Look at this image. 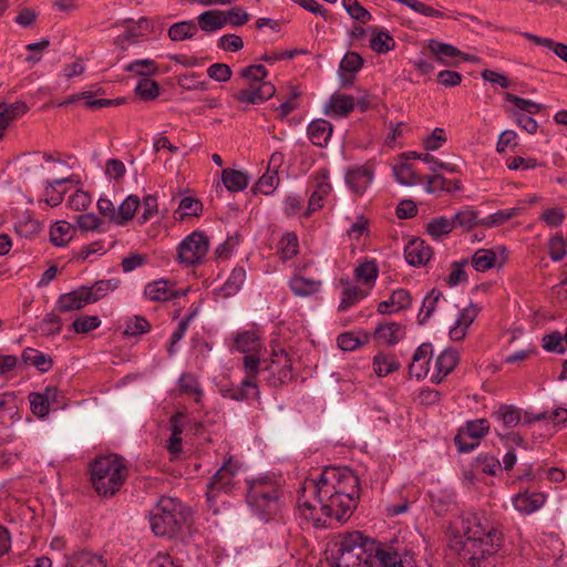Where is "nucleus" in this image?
<instances>
[{"mask_svg":"<svg viewBox=\"0 0 567 567\" xmlns=\"http://www.w3.org/2000/svg\"><path fill=\"white\" fill-rule=\"evenodd\" d=\"M327 553L330 567H403L396 551L359 530L337 535Z\"/></svg>","mask_w":567,"mask_h":567,"instance_id":"nucleus-1","label":"nucleus"},{"mask_svg":"<svg viewBox=\"0 0 567 567\" xmlns=\"http://www.w3.org/2000/svg\"><path fill=\"white\" fill-rule=\"evenodd\" d=\"M297 503L301 515L312 520L317 528L327 527L328 519L347 522L358 506L354 498L330 491L322 493L313 482H305L299 488Z\"/></svg>","mask_w":567,"mask_h":567,"instance_id":"nucleus-2","label":"nucleus"},{"mask_svg":"<svg viewBox=\"0 0 567 567\" xmlns=\"http://www.w3.org/2000/svg\"><path fill=\"white\" fill-rule=\"evenodd\" d=\"M455 536V547L460 556L472 567H481V563L495 551L503 540V534L488 522L482 520L478 514H467L461 519Z\"/></svg>","mask_w":567,"mask_h":567,"instance_id":"nucleus-3","label":"nucleus"},{"mask_svg":"<svg viewBox=\"0 0 567 567\" xmlns=\"http://www.w3.org/2000/svg\"><path fill=\"white\" fill-rule=\"evenodd\" d=\"M126 475L123 458L114 454L99 457L91 464V482L100 496H113L121 489Z\"/></svg>","mask_w":567,"mask_h":567,"instance_id":"nucleus-4","label":"nucleus"},{"mask_svg":"<svg viewBox=\"0 0 567 567\" xmlns=\"http://www.w3.org/2000/svg\"><path fill=\"white\" fill-rule=\"evenodd\" d=\"M185 523L182 503L176 498L162 496L150 512L151 529L158 537H175Z\"/></svg>","mask_w":567,"mask_h":567,"instance_id":"nucleus-5","label":"nucleus"},{"mask_svg":"<svg viewBox=\"0 0 567 567\" xmlns=\"http://www.w3.org/2000/svg\"><path fill=\"white\" fill-rule=\"evenodd\" d=\"M246 501L252 512L268 522L279 511V487L269 477H261L248 483Z\"/></svg>","mask_w":567,"mask_h":567,"instance_id":"nucleus-6","label":"nucleus"},{"mask_svg":"<svg viewBox=\"0 0 567 567\" xmlns=\"http://www.w3.org/2000/svg\"><path fill=\"white\" fill-rule=\"evenodd\" d=\"M305 482H313L326 494L330 491L354 498L357 502L360 498V480L348 467H326L317 480L310 478Z\"/></svg>","mask_w":567,"mask_h":567,"instance_id":"nucleus-7","label":"nucleus"},{"mask_svg":"<svg viewBox=\"0 0 567 567\" xmlns=\"http://www.w3.org/2000/svg\"><path fill=\"white\" fill-rule=\"evenodd\" d=\"M239 468V463L237 461H234V458L230 456L212 476V478L207 483L206 492L207 502L209 503L210 506L216 502L220 494L231 493L233 488L236 485L235 477L238 474Z\"/></svg>","mask_w":567,"mask_h":567,"instance_id":"nucleus-8","label":"nucleus"},{"mask_svg":"<svg viewBox=\"0 0 567 567\" xmlns=\"http://www.w3.org/2000/svg\"><path fill=\"white\" fill-rule=\"evenodd\" d=\"M262 372L270 386L277 388L292 380V360L285 349L272 351Z\"/></svg>","mask_w":567,"mask_h":567,"instance_id":"nucleus-9","label":"nucleus"},{"mask_svg":"<svg viewBox=\"0 0 567 567\" xmlns=\"http://www.w3.org/2000/svg\"><path fill=\"white\" fill-rule=\"evenodd\" d=\"M209 249V240L202 231L195 230L177 247V259L187 266L200 264Z\"/></svg>","mask_w":567,"mask_h":567,"instance_id":"nucleus-10","label":"nucleus"},{"mask_svg":"<svg viewBox=\"0 0 567 567\" xmlns=\"http://www.w3.org/2000/svg\"><path fill=\"white\" fill-rule=\"evenodd\" d=\"M489 431V422L486 419H476L467 421L464 427H461L454 437V443L460 453H468L480 444Z\"/></svg>","mask_w":567,"mask_h":567,"instance_id":"nucleus-11","label":"nucleus"},{"mask_svg":"<svg viewBox=\"0 0 567 567\" xmlns=\"http://www.w3.org/2000/svg\"><path fill=\"white\" fill-rule=\"evenodd\" d=\"M276 93V87L271 82H249L247 87L240 90L235 99L240 103L261 104L271 99Z\"/></svg>","mask_w":567,"mask_h":567,"instance_id":"nucleus-12","label":"nucleus"},{"mask_svg":"<svg viewBox=\"0 0 567 567\" xmlns=\"http://www.w3.org/2000/svg\"><path fill=\"white\" fill-rule=\"evenodd\" d=\"M374 176L369 165L353 166L346 173V183L355 195H363Z\"/></svg>","mask_w":567,"mask_h":567,"instance_id":"nucleus-13","label":"nucleus"},{"mask_svg":"<svg viewBox=\"0 0 567 567\" xmlns=\"http://www.w3.org/2000/svg\"><path fill=\"white\" fill-rule=\"evenodd\" d=\"M427 495L431 507L437 516H444L455 506L456 494L452 488L436 485L427 492Z\"/></svg>","mask_w":567,"mask_h":567,"instance_id":"nucleus-14","label":"nucleus"},{"mask_svg":"<svg viewBox=\"0 0 567 567\" xmlns=\"http://www.w3.org/2000/svg\"><path fill=\"white\" fill-rule=\"evenodd\" d=\"M432 248L421 238L411 239L404 248L406 262L414 267L426 265L432 257Z\"/></svg>","mask_w":567,"mask_h":567,"instance_id":"nucleus-15","label":"nucleus"},{"mask_svg":"<svg viewBox=\"0 0 567 567\" xmlns=\"http://www.w3.org/2000/svg\"><path fill=\"white\" fill-rule=\"evenodd\" d=\"M491 417L498 424L496 429L505 433L519 424L522 410L512 404H501L492 412Z\"/></svg>","mask_w":567,"mask_h":567,"instance_id":"nucleus-16","label":"nucleus"},{"mask_svg":"<svg viewBox=\"0 0 567 567\" xmlns=\"http://www.w3.org/2000/svg\"><path fill=\"white\" fill-rule=\"evenodd\" d=\"M18 396L14 392L0 393V426H9L21 419Z\"/></svg>","mask_w":567,"mask_h":567,"instance_id":"nucleus-17","label":"nucleus"},{"mask_svg":"<svg viewBox=\"0 0 567 567\" xmlns=\"http://www.w3.org/2000/svg\"><path fill=\"white\" fill-rule=\"evenodd\" d=\"M90 293H85V286L80 287L71 292L63 293L59 297L56 309L60 312H69L82 309L90 302Z\"/></svg>","mask_w":567,"mask_h":567,"instance_id":"nucleus-18","label":"nucleus"},{"mask_svg":"<svg viewBox=\"0 0 567 567\" xmlns=\"http://www.w3.org/2000/svg\"><path fill=\"white\" fill-rule=\"evenodd\" d=\"M221 394L224 398L234 401H245L254 398L260 403L258 385L250 378H244L238 386L223 389Z\"/></svg>","mask_w":567,"mask_h":567,"instance_id":"nucleus-19","label":"nucleus"},{"mask_svg":"<svg viewBox=\"0 0 567 567\" xmlns=\"http://www.w3.org/2000/svg\"><path fill=\"white\" fill-rule=\"evenodd\" d=\"M478 315V308L471 303L467 308L463 309L454 326L450 329V338L453 341H461L465 338L468 327L473 323Z\"/></svg>","mask_w":567,"mask_h":567,"instance_id":"nucleus-20","label":"nucleus"},{"mask_svg":"<svg viewBox=\"0 0 567 567\" xmlns=\"http://www.w3.org/2000/svg\"><path fill=\"white\" fill-rule=\"evenodd\" d=\"M405 336L404 327L399 322H385L380 323L373 333L374 339L378 342H382L389 346L396 344Z\"/></svg>","mask_w":567,"mask_h":567,"instance_id":"nucleus-21","label":"nucleus"},{"mask_svg":"<svg viewBox=\"0 0 567 567\" xmlns=\"http://www.w3.org/2000/svg\"><path fill=\"white\" fill-rule=\"evenodd\" d=\"M332 124L323 118L312 121L307 128L308 137L318 147H326L332 135Z\"/></svg>","mask_w":567,"mask_h":567,"instance_id":"nucleus-22","label":"nucleus"},{"mask_svg":"<svg viewBox=\"0 0 567 567\" xmlns=\"http://www.w3.org/2000/svg\"><path fill=\"white\" fill-rule=\"evenodd\" d=\"M458 363V354L455 350L446 349L436 358L435 367L436 374H433L431 381L433 383H441L443 379L450 374Z\"/></svg>","mask_w":567,"mask_h":567,"instance_id":"nucleus-23","label":"nucleus"},{"mask_svg":"<svg viewBox=\"0 0 567 567\" xmlns=\"http://www.w3.org/2000/svg\"><path fill=\"white\" fill-rule=\"evenodd\" d=\"M144 296L151 301L164 302L176 299L173 293V285L165 279L150 282L144 288Z\"/></svg>","mask_w":567,"mask_h":567,"instance_id":"nucleus-24","label":"nucleus"},{"mask_svg":"<svg viewBox=\"0 0 567 567\" xmlns=\"http://www.w3.org/2000/svg\"><path fill=\"white\" fill-rule=\"evenodd\" d=\"M354 106L355 102L353 96L334 93L330 96L324 113L327 115L343 117L348 116L354 110Z\"/></svg>","mask_w":567,"mask_h":567,"instance_id":"nucleus-25","label":"nucleus"},{"mask_svg":"<svg viewBox=\"0 0 567 567\" xmlns=\"http://www.w3.org/2000/svg\"><path fill=\"white\" fill-rule=\"evenodd\" d=\"M546 501V495L543 493H520L514 499L515 508L523 514H532L539 509Z\"/></svg>","mask_w":567,"mask_h":567,"instance_id":"nucleus-26","label":"nucleus"},{"mask_svg":"<svg viewBox=\"0 0 567 567\" xmlns=\"http://www.w3.org/2000/svg\"><path fill=\"white\" fill-rule=\"evenodd\" d=\"M198 25L205 32H214L227 24V16L220 10H208L197 17Z\"/></svg>","mask_w":567,"mask_h":567,"instance_id":"nucleus-27","label":"nucleus"},{"mask_svg":"<svg viewBox=\"0 0 567 567\" xmlns=\"http://www.w3.org/2000/svg\"><path fill=\"white\" fill-rule=\"evenodd\" d=\"M321 285V280L309 279L300 275H295L289 280L291 291L298 297H308L317 293Z\"/></svg>","mask_w":567,"mask_h":567,"instance_id":"nucleus-28","label":"nucleus"},{"mask_svg":"<svg viewBox=\"0 0 567 567\" xmlns=\"http://www.w3.org/2000/svg\"><path fill=\"white\" fill-rule=\"evenodd\" d=\"M21 359L25 364L35 367L40 372H48L53 365V360L50 355L33 348L24 349Z\"/></svg>","mask_w":567,"mask_h":567,"instance_id":"nucleus-29","label":"nucleus"},{"mask_svg":"<svg viewBox=\"0 0 567 567\" xmlns=\"http://www.w3.org/2000/svg\"><path fill=\"white\" fill-rule=\"evenodd\" d=\"M56 394L55 388H47L45 393L32 392L30 393V405L33 414L38 416H45L49 414L50 406L49 400Z\"/></svg>","mask_w":567,"mask_h":567,"instance_id":"nucleus-30","label":"nucleus"},{"mask_svg":"<svg viewBox=\"0 0 567 567\" xmlns=\"http://www.w3.org/2000/svg\"><path fill=\"white\" fill-rule=\"evenodd\" d=\"M141 205V200L136 195H130L126 197L118 209L116 210V216H114V223L116 225H125L127 221L133 219L135 212Z\"/></svg>","mask_w":567,"mask_h":567,"instance_id":"nucleus-31","label":"nucleus"},{"mask_svg":"<svg viewBox=\"0 0 567 567\" xmlns=\"http://www.w3.org/2000/svg\"><path fill=\"white\" fill-rule=\"evenodd\" d=\"M121 280L117 278L96 281L92 287H85V293H90V302H96L104 298L110 291L120 287Z\"/></svg>","mask_w":567,"mask_h":567,"instance_id":"nucleus-32","label":"nucleus"},{"mask_svg":"<svg viewBox=\"0 0 567 567\" xmlns=\"http://www.w3.org/2000/svg\"><path fill=\"white\" fill-rule=\"evenodd\" d=\"M73 231L74 227L70 223L56 221L51 226L50 240L54 246L63 247L72 239Z\"/></svg>","mask_w":567,"mask_h":567,"instance_id":"nucleus-33","label":"nucleus"},{"mask_svg":"<svg viewBox=\"0 0 567 567\" xmlns=\"http://www.w3.org/2000/svg\"><path fill=\"white\" fill-rule=\"evenodd\" d=\"M221 179H223L225 187L229 192L244 190L248 185L247 175L240 171L233 169V168L223 169Z\"/></svg>","mask_w":567,"mask_h":567,"instance_id":"nucleus-34","label":"nucleus"},{"mask_svg":"<svg viewBox=\"0 0 567 567\" xmlns=\"http://www.w3.org/2000/svg\"><path fill=\"white\" fill-rule=\"evenodd\" d=\"M373 33L370 40V48L379 53L384 54L395 48V40L388 31H381L377 28H371Z\"/></svg>","mask_w":567,"mask_h":567,"instance_id":"nucleus-35","label":"nucleus"},{"mask_svg":"<svg viewBox=\"0 0 567 567\" xmlns=\"http://www.w3.org/2000/svg\"><path fill=\"white\" fill-rule=\"evenodd\" d=\"M203 212V203L194 197H184L179 202L178 208L174 212L176 220H184L188 216L198 217Z\"/></svg>","mask_w":567,"mask_h":567,"instance_id":"nucleus-36","label":"nucleus"},{"mask_svg":"<svg viewBox=\"0 0 567 567\" xmlns=\"http://www.w3.org/2000/svg\"><path fill=\"white\" fill-rule=\"evenodd\" d=\"M66 567H106L102 556L80 551L68 558Z\"/></svg>","mask_w":567,"mask_h":567,"instance_id":"nucleus-37","label":"nucleus"},{"mask_svg":"<svg viewBox=\"0 0 567 567\" xmlns=\"http://www.w3.org/2000/svg\"><path fill=\"white\" fill-rule=\"evenodd\" d=\"M198 31L197 24L192 21H181L174 23L168 29V37L172 41L178 42L192 39Z\"/></svg>","mask_w":567,"mask_h":567,"instance_id":"nucleus-38","label":"nucleus"},{"mask_svg":"<svg viewBox=\"0 0 567 567\" xmlns=\"http://www.w3.org/2000/svg\"><path fill=\"white\" fill-rule=\"evenodd\" d=\"M183 417L184 414L182 412H176L171 416L172 435L167 444V450L172 454H177L182 452L183 425L181 424V421Z\"/></svg>","mask_w":567,"mask_h":567,"instance_id":"nucleus-39","label":"nucleus"},{"mask_svg":"<svg viewBox=\"0 0 567 567\" xmlns=\"http://www.w3.org/2000/svg\"><path fill=\"white\" fill-rule=\"evenodd\" d=\"M442 297V292L433 288L423 299L422 307L417 315V322L420 324H425L431 316L436 310L437 302Z\"/></svg>","mask_w":567,"mask_h":567,"instance_id":"nucleus-40","label":"nucleus"},{"mask_svg":"<svg viewBox=\"0 0 567 567\" xmlns=\"http://www.w3.org/2000/svg\"><path fill=\"white\" fill-rule=\"evenodd\" d=\"M374 372L379 377H385L400 369V362L391 354L378 353L373 358Z\"/></svg>","mask_w":567,"mask_h":567,"instance_id":"nucleus-41","label":"nucleus"},{"mask_svg":"<svg viewBox=\"0 0 567 567\" xmlns=\"http://www.w3.org/2000/svg\"><path fill=\"white\" fill-rule=\"evenodd\" d=\"M124 334L128 337H137L151 331L150 321L140 315L130 316L124 321Z\"/></svg>","mask_w":567,"mask_h":567,"instance_id":"nucleus-42","label":"nucleus"},{"mask_svg":"<svg viewBox=\"0 0 567 567\" xmlns=\"http://www.w3.org/2000/svg\"><path fill=\"white\" fill-rule=\"evenodd\" d=\"M453 229L454 224L452 223V218H447L445 216L432 218L426 224V233L436 240L449 235Z\"/></svg>","mask_w":567,"mask_h":567,"instance_id":"nucleus-43","label":"nucleus"},{"mask_svg":"<svg viewBox=\"0 0 567 567\" xmlns=\"http://www.w3.org/2000/svg\"><path fill=\"white\" fill-rule=\"evenodd\" d=\"M396 181L405 186H413L423 182V178L416 173L412 164L402 163L394 166Z\"/></svg>","mask_w":567,"mask_h":567,"instance_id":"nucleus-44","label":"nucleus"},{"mask_svg":"<svg viewBox=\"0 0 567 567\" xmlns=\"http://www.w3.org/2000/svg\"><path fill=\"white\" fill-rule=\"evenodd\" d=\"M496 252L492 249H478L472 257V266L476 271L485 272L496 264Z\"/></svg>","mask_w":567,"mask_h":567,"instance_id":"nucleus-45","label":"nucleus"},{"mask_svg":"<svg viewBox=\"0 0 567 567\" xmlns=\"http://www.w3.org/2000/svg\"><path fill=\"white\" fill-rule=\"evenodd\" d=\"M427 49L435 55L436 60L443 64H447L444 58H455L462 54V51L456 47L436 40H429Z\"/></svg>","mask_w":567,"mask_h":567,"instance_id":"nucleus-46","label":"nucleus"},{"mask_svg":"<svg viewBox=\"0 0 567 567\" xmlns=\"http://www.w3.org/2000/svg\"><path fill=\"white\" fill-rule=\"evenodd\" d=\"M370 337L368 333H362V338L355 334L352 331H347L341 333L338 339V347L342 351H353L361 346H364L369 342Z\"/></svg>","mask_w":567,"mask_h":567,"instance_id":"nucleus-47","label":"nucleus"},{"mask_svg":"<svg viewBox=\"0 0 567 567\" xmlns=\"http://www.w3.org/2000/svg\"><path fill=\"white\" fill-rule=\"evenodd\" d=\"M246 279V270L243 267H236L233 269L227 281L220 288L224 297H229L239 291Z\"/></svg>","mask_w":567,"mask_h":567,"instance_id":"nucleus-48","label":"nucleus"},{"mask_svg":"<svg viewBox=\"0 0 567 567\" xmlns=\"http://www.w3.org/2000/svg\"><path fill=\"white\" fill-rule=\"evenodd\" d=\"M124 70L140 76H150L158 73V64L151 59L135 60L128 63Z\"/></svg>","mask_w":567,"mask_h":567,"instance_id":"nucleus-49","label":"nucleus"},{"mask_svg":"<svg viewBox=\"0 0 567 567\" xmlns=\"http://www.w3.org/2000/svg\"><path fill=\"white\" fill-rule=\"evenodd\" d=\"M279 248L284 260L297 256L299 252V241L296 233H285L280 238Z\"/></svg>","mask_w":567,"mask_h":567,"instance_id":"nucleus-50","label":"nucleus"},{"mask_svg":"<svg viewBox=\"0 0 567 567\" xmlns=\"http://www.w3.org/2000/svg\"><path fill=\"white\" fill-rule=\"evenodd\" d=\"M478 213L474 209H463L457 212L452 218V223L454 224V228L460 227L465 231L471 230L476 225H480V220H477Z\"/></svg>","mask_w":567,"mask_h":567,"instance_id":"nucleus-51","label":"nucleus"},{"mask_svg":"<svg viewBox=\"0 0 567 567\" xmlns=\"http://www.w3.org/2000/svg\"><path fill=\"white\" fill-rule=\"evenodd\" d=\"M75 225L82 231H104L105 221L95 214L87 213L75 216Z\"/></svg>","mask_w":567,"mask_h":567,"instance_id":"nucleus-52","label":"nucleus"},{"mask_svg":"<svg viewBox=\"0 0 567 567\" xmlns=\"http://www.w3.org/2000/svg\"><path fill=\"white\" fill-rule=\"evenodd\" d=\"M354 275L358 280H361L367 285L374 284L379 276V267L377 261L373 259L360 264L354 269Z\"/></svg>","mask_w":567,"mask_h":567,"instance_id":"nucleus-53","label":"nucleus"},{"mask_svg":"<svg viewBox=\"0 0 567 567\" xmlns=\"http://www.w3.org/2000/svg\"><path fill=\"white\" fill-rule=\"evenodd\" d=\"M181 392L184 394H194L195 401L200 402L203 390L196 377L189 373H183L178 380Z\"/></svg>","mask_w":567,"mask_h":567,"instance_id":"nucleus-54","label":"nucleus"},{"mask_svg":"<svg viewBox=\"0 0 567 567\" xmlns=\"http://www.w3.org/2000/svg\"><path fill=\"white\" fill-rule=\"evenodd\" d=\"M159 91V84L148 78H143L135 87V93L144 101L155 100Z\"/></svg>","mask_w":567,"mask_h":567,"instance_id":"nucleus-55","label":"nucleus"},{"mask_svg":"<svg viewBox=\"0 0 567 567\" xmlns=\"http://www.w3.org/2000/svg\"><path fill=\"white\" fill-rule=\"evenodd\" d=\"M362 56L354 51H349L344 54L339 64V73L357 74L363 66Z\"/></svg>","mask_w":567,"mask_h":567,"instance_id":"nucleus-56","label":"nucleus"},{"mask_svg":"<svg viewBox=\"0 0 567 567\" xmlns=\"http://www.w3.org/2000/svg\"><path fill=\"white\" fill-rule=\"evenodd\" d=\"M476 466L485 474L495 476L502 471L499 460L487 453H481L476 456Z\"/></svg>","mask_w":567,"mask_h":567,"instance_id":"nucleus-57","label":"nucleus"},{"mask_svg":"<svg viewBox=\"0 0 567 567\" xmlns=\"http://www.w3.org/2000/svg\"><path fill=\"white\" fill-rule=\"evenodd\" d=\"M504 96L507 102L513 103L516 107L519 109L518 112L532 115L537 114L542 111V105L530 100L523 99L508 92H506Z\"/></svg>","mask_w":567,"mask_h":567,"instance_id":"nucleus-58","label":"nucleus"},{"mask_svg":"<svg viewBox=\"0 0 567 567\" xmlns=\"http://www.w3.org/2000/svg\"><path fill=\"white\" fill-rule=\"evenodd\" d=\"M518 212H519V208L498 210V212L491 214L487 217L481 219L480 225H483L486 227H494V226L502 225V224L506 223L507 220L512 219L513 217L517 216Z\"/></svg>","mask_w":567,"mask_h":567,"instance_id":"nucleus-59","label":"nucleus"},{"mask_svg":"<svg viewBox=\"0 0 567 567\" xmlns=\"http://www.w3.org/2000/svg\"><path fill=\"white\" fill-rule=\"evenodd\" d=\"M342 4L352 19L361 23L371 19V13L358 0H342Z\"/></svg>","mask_w":567,"mask_h":567,"instance_id":"nucleus-60","label":"nucleus"},{"mask_svg":"<svg viewBox=\"0 0 567 567\" xmlns=\"http://www.w3.org/2000/svg\"><path fill=\"white\" fill-rule=\"evenodd\" d=\"M258 337L254 331H244L236 336L235 346L241 353H247L258 347Z\"/></svg>","mask_w":567,"mask_h":567,"instance_id":"nucleus-61","label":"nucleus"},{"mask_svg":"<svg viewBox=\"0 0 567 567\" xmlns=\"http://www.w3.org/2000/svg\"><path fill=\"white\" fill-rule=\"evenodd\" d=\"M200 74L197 73H187L179 75L177 78V84L179 87L192 91V90H202L205 91L208 89V82L199 80Z\"/></svg>","mask_w":567,"mask_h":567,"instance_id":"nucleus-62","label":"nucleus"},{"mask_svg":"<svg viewBox=\"0 0 567 567\" xmlns=\"http://www.w3.org/2000/svg\"><path fill=\"white\" fill-rule=\"evenodd\" d=\"M279 183V177L276 171L265 173L254 186V190L269 195L271 194Z\"/></svg>","mask_w":567,"mask_h":567,"instance_id":"nucleus-63","label":"nucleus"},{"mask_svg":"<svg viewBox=\"0 0 567 567\" xmlns=\"http://www.w3.org/2000/svg\"><path fill=\"white\" fill-rule=\"evenodd\" d=\"M567 243L561 235L553 236L548 241V254L553 261H560L566 256Z\"/></svg>","mask_w":567,"mask_h":567,"instance_id":"nucleus-64","label":"nucleus"}]
</instances>
